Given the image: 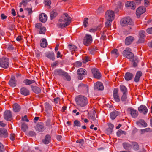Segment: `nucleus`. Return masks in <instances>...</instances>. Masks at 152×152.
<instances>
[{"instance_id":"bb28decb","label":"nucleus","mask_w":152,"mask_h":152,"mask_svg":"<svg viewBox=\"0 0 152 152\" xmlns=\"http://www.w3.org/2000/svg\"><path fill=\"white\" fill-rule=\"evenodd\" d=\"M51 137L50 135L47 134L46 135L45 139L42 140L43 142L46 144H48L50 141Z\"/></svg>"},{"instance_id":"e2e57ef3","label":"nucleus","mask_w":152,"mask_h":152,"mask_svg":"<svg viewBox=\"0 0 152 152\" xmlns=\"http://www.w3.org/2000/svg\"><path fill=\"white\" fill-rule=\"evenodd\" d=\"M8 49L10 50H12L14 49L12 44H9L8 45Z\"/></svg>"},{"instance_id":"cd10ccee","label":"nucleus","mask_w":152,"mask_h":152,"mask_svg":"<svg viewBox=\"0 0 152 152\" xmlns=\"http://www.w3.org/2000/svg\"><path fill=\"white\" fill-rule=\"evenodd\" d=\"M142 73L140 71H138L136 75L134 78V81L136 82H137L139 81L140 77L142 75Z\"/></svg>"},{"instance_id":"f3484780","label":"nucleus","mask_w":152,"mask_h":152,"mask_svg":"<svg viewBox=\"0 0 152 152\" xmlns=\"http://www.w3.org/2000/svg\"><path fill=\"white\" fill-rule=\"evenodd\" d=\"M44 129V124L42 122L38 123L37 125L36 129L39 132L43 131Z\"/></svg>"},{"instance_id":"3c124183","label":"nucleus","mask_w":152,"mask_h":152,"mask_svg":"<svg viewBox=\"0 0 152 152\" xmlns=\"http://www.w3.org/2000/svg\"><path fill=\"white\" fill-rule=\"evenodd\" d=\"M112 21L110 20H107V21L105 23V25L106 27H109L111 25V22Z\"/></svg>"},{"instance_id":"58836bf2","label":"nucleus","mask_w":152,"mask_h":152,"mask_svg":"<svg viewBox=\"0 0 152 152\" xmlns=\"http://www.w3.org/2000/svg\"><path fill=\"white\" fill-rule=\"evenodd\" d=\"M46 125L49 128L52 127V125L53 123L51 122L50 120L48 119L46 120L45 122Z\"/></svg>"},{"instance_id":"1a4fd4ad","label":"nucleus","mask_w":152,"mask_h":152,"mask_svg":"<svg viewBox=\"0 0 152 152\" xmlns=\"http://www.w3.org/2000/svg\"><path fill=\"white\" fill-rule=\"evenodd\" d=\"M92 41V38L90 35L86 34L83 41V44L86 46H88Z\"/></svg>"},{"instance_id":"f8f14e48","label":"nucleus","mask_w":152,"mask_h":152,"mask_svg":"<svg viewBox=\"0 0 152 152\" xmlns=\"http://www.w3.org/2000/svg\"><path fill=\"white\" fill-rule=\"evenodd\" d=\"M4 118L7 121H10L12 118V115L10 111L7 110L4 113Z\"/></svg>"},{"instance_id":"0eeeda50","label":"nucleus","mask_w":152,"mask_h":152,"mask_svg":"<svg viewBox=\"0 0 152 152\" xmlns=\"http://www.w3.org/2000/svg\"><path fill=\"white\" fill-rule=\"evenodd\" d=\"M114 12L113 11L108 10L105 13V18L106 20L112 21L114 18Z\"/></svg>"},{"instance_id":"20e7f679","label":"nucleus","mask_w":152,"mask_h":152,"mask_svg":"<svg viewBox=\"0 0 152 152\" xmlns=\"http://www.w3.org/2000/svg\"><path fill=\"white\" fill-rule=\"evenodd\" d=\"M54 74L55 75L63 76L65 77L66 79L68 81L70 80V76L68 73L63 70L61 69H57L54 72Z\"/></svg>"},{"instance_id":"ddd939ff","label":"nucleus","mask_w":152,"mask_h":152,"mask_svg":"<svg viewBox=\"0 0 152 152\" xmlns=\"http://www.w3.org/2000/svg\"><path fill=\"white\" fill-rule=\"evenodd\" d=\"M94 89L96 90H102L104 89V87L102 83L99 82H98L94 84Z\"/></svg>"},{"instance_id":"6e6d98bb","label":"nucleus","mask_w":152,"mask_h":152,"mask_svg":"<svg viewBox=\"0 0 152 152\" xmlns=\"http://www.w3.org/2000/svg\"><path fill=\"white\" fill-rule=\"evenodd\" d=\"M4 148L3 144L0 142V152H4Z\"/></svg>"},{"instance_id":"680f3d73","label":"nucleus","mask_w":152,"mask_h":152,"mask_svg":"<svg viewBox=\"0 0 152 152\" xmlns=\"http://www.w3.org/2000/svg\"><path fill=\"white\" fill-rule=\"evenodd\" d=\"M113 131V130L109 129H107L106 131V132L107 134H111Z\"/></svg>"},{"instance_id":"052dcab7","label":"nucleus","mask_w":152,"mask_h":152,"mask_svg":"<svg viewBox=\"0 0 152 152\" xmlns=\"http://www.w3.org/2000/svg\"><path fill=\"white\" fill-rule=\"evenodd\" d=\"M45 108L48 109H50L51 108L50 105L47 103H46L45 104Z\"/></svg>"},{"instance_id":"5fc2aeb1","label":"nucleus","mask_w":152,"mask_h":152,"mask_svg":"<svg viewBox=\"0 0 152 152\" xmlns=\"http://www.w3.org/2000/svg\"><path fill=\"white\" fill-rule=\"evenodd\" d=\"M82 65V62L80 61H77L74 63V66L77 67H80Z\"/></svg>"},{"instance_id":"2f4dec72","label":"nucleus","mask_w":152,"mask_h":152,"mask_svg":"<svg viewBox=\"0 0 152 152\" xmlns=\"http://www.w3.org/2000/svg\"><path fill=\"white\" fill-rule=\"evenodd\" d=\"M120 89L121 91L123 94H126L127 92V89L126 86L123 85H121L120 86Z\"/></svg>"},{"instance_id":"4c0bfd02","label":"nucleus","mask_w":152,"mask_h":152,"mask_svg":"<svg viewBox=\"0 0 152 152\" xmlns=\"http://www.w3.org/2000/svg\"><path fill=\"white\" fill-rule=\"evenodd\" d=\"M123 147L126 150L129 149V148L131 147V145L128 143L125 142L123 143Z\"/></svg>"},{"instance_id":"aec40b11","label":"nucleus","mask_w":152,"mask_h":152,"mask_svg":"<svg viewBox=\"0 0 152 152\" xmlns=\"http://www.w3.org/2000/svg\"><path fill=\"white\" fill-rule=\"evenodd\" d=\"M134 77L133 75L130 72H127L125 73L124 78L126 81H129L131 80Z\"/></svg>"},{"instance_id":"6ab92c4d","label":"nucleus","mask_w":152,"mask_h":152,"mask_svg":"<svg viewBox=\"0 0 152 152\" xmlns=\"http://www.w3.org/2000/svg\"><path fill=\"white\" fill-rule=\"evenodd\" d=\"M7 136V131L4 128L0 129V137H6Z\"/></svg>"},{"instance_id":"7c9ffc66","label":"nucleus","mask_w":152,"mask_h":152,"mask_svg":"<svg viewBox=\"0 0 152 152\" xmlns=\"http://www.w3.org/2000/svg\"><path fill=\"white\" fill-rule=\"evenodd\" d=\"M33 91L36 94H38L41 92V90L37 86H31Z\"/></svg>"},{"instance_id":"9d476101","label":"nucleus","mask_w":152,"mask_h":152,"mask_svg":"<svg viewBox=\"0 0 152 152\" xmlns=\"http://www.w3.org/2000/svg\"><path fill=\"white\" fill-rule=\"evenodd\" d=\"M146 10L144 6H140L137 10L136 14L138 18L140 17V15L144 13Z\"/></svg>"},{"instance_id":"a211bd4d","label":"nucleus","mask_w":152,"mask_h":152,"mask_svg":"<svg viewBox=\"0 0 152 152\" xmlns=\"http://www.w3.org/2000/svg\"><path fill=\"white\" fill-rule=\"evenodd\" d=\"M39 19L41 22L42 23H44L47 20V16L45 13H42L39 15Z\"/></svg>"},{"instance_id":"774afa93","label":"nucleus","mask_w":152,"mask_h":152,"mask_svg":"<svg viewBox=\"0 0 152 152\" xmlns=\"http://www.w3.org/2000/svg\"><path fill=\"white\" fill-rule=\"evenodd\" d=\"M146 31L149 34H152V27L148 28L146 30Z\"/></svg>"},{"instance_id":"09e8293b","label":"nucleus","mask_w":152,"mask_h":152,"mask_svg":"<svg viewBox=\"0 0 152 152\" xmlns=\"http://www.w3.org/2000/svg\"><path fill=\"white\" fill-rule=\"evenodd\" d=\"M46 31L45 28L44 27H42L40 28L39 33L40 34H44Z\"/></svg>"},{"instance_id":"4be33fe9","label":"nucleus","mask_w":152,"mask_h":152,"mask_svg":"<svg viewBox=\"0 0 152 152\" xmlns=\"http://www.w3.org/2000/svg\"><path fill=\"white\" fill-rule=\"evenodd\" d=\"M125 6L126 7H130L132 10H134L135 8V3L133 1H127L125 4Z\"/></svg>"},{"instance_id":"f03ea898","label":"nucleus","mask_w":152,"mask_h":152,"mask_svg":"<svg viewBox=\"0 0 152 152\" xmlns=\"http://www.w3.org/2000/svg\"><path fill=\"white\" fill-rule=\"evenodd\" d=\"M75 101L77 104L81 107L86 106L88 103L87 98L82 95L76 96Z\"/></svg>"},{"instance_id":"603ef678","label":"nucleus","mask_w":152,"mask_h":152,"mask_svg":"<svg viewBox=\"0 0 152 152\" xmlns=\"http://www.w3.org/2000/svg\"><path fill=\"white\" fill-rule=\"evenodd\" d=\"M27 1L26 0H23L22 2L20 4L19 7H21L22 5H23L24 6H26L27 4Z\"/></svg>"},{"instance_id":"a19ab883","label":"nucleus","mask_w":152,"mask_h":152,"mask_svg":"<svg viewBox=\"0 0 152 152\" xmlns=\"http://www.w3.org/2000/svg\"><path fill=\"white\" fill-rule=\"evenodd\" d=\"M126 134V132L124 131H123L121 130H119L117 132V135L118 137L120 136L121 134Z\"/></svg>"},{"instance_id":"c85d7f7f","label":"nucleus","mask_w":152,"mask_h":152,"mask_svg":"<svg viewBox=\"0 0 152 152\" xmlns=\"http://www.w3.org/2000/svg\"><path fill=\"white\" fill-rule=\"evenodd\" d=\"M133 59L132 60V65L134 67H136L137 66V64L138 63V60L137 57V56L133 57Z\"/></svg>"},{"instance_id":"9b49d317","label":"nucleus","mask_w":152,"mask_h":152,"mask_svg":"<svg viewBox=\"0 0 152 152\" xmlns=\"http://www.w3.org/2000/svg\"><path fill=\"white\" fill-rule=\"evenodd\" d=\"M91 71L94 78L99 79L101 76V75L98 69L96 68H94L91 69Z\"/></svg>"},{"instance_id":"423d86ee","label":"nucleus","mask_w":152,"mask_h":152,"mask_svg":"<svg viewBox=\"0 0 152 152\" xmlns=\"http://www.w3.org/2000/svg\"><path fill=\"white\" fill-rule=\"evenodd\" d=\"M9 65L8 58L4 57L0 59V66L1 67L6 69L9 67Z\"/></svg>"},{"instance_id":"5701e85b","label":"nucleus","mask_w":152,"mask_h":152,"mask_svg":"<svg viewBox=\"0 0 152 152\" xmlns=\"http://www.w3.org/2000/svg\"><path fill=\"white\" fill-rule=\"evenodd\" d=\"M78 87L80 89H82L87 92H88V87L86 85H84L81 83L79 84Z\"/></svg>"},{"instance_id":"473e14b6","label":"nucleus","mask_w":152,"mask_h":152,"mask_svg":"<svg viewBox=\"0 0 152 152\" xmlns=\"http://www.w3.org/2000/svg\"><path fill=\"white\" fill-rule=\"evenodd\" d=\"M40 45L41 47L43 48L47 47V43L45 39L43 38L42 39V42H41Z\"/></svg>"},{"instance_id":"412c9836","label":"nucleus","mask_w":152,"mask_h":152,"mask_svg":"<svg viewBox=\"0 0 152 152\" xmlns=\"http://www.w3.org/2000/svg\"><path fill=\"white\" fill-rule=\"evenodd\" d=\"M46 57L49 58L54 60L55 59L54 54L53 52H49L46 53L45 54Z\"/></svg>"},{"instance_id":"c03bdc74","label":"nucleus","mask_w":152,"mask_h":152,"mask_svg":"<svg viewBox=\"0 0 152 152\" xmlns=\"http://www.w3.org/2000/svg\"><path fill=\"white\" fill-rule=\"evenodd\" d=\"M114 98L116 102H119L120 101V99L118 94H113Z\"/></svg>"},{"instance_id":"a18cd8bd","label":"nucleus","mask_w":152,"mask_h":152,"mask_svg":"<svg viewBox=\"0 0 152 152\" xmlns=\"http://www.w3.org/2000/svg\"><path fill=\"white\" fill-rule=\"evenodd\" d=\"M88 19L87 18H86L84 19V20L83 22V25L84 27H86L88 26Z\"/></svg>"},{"instance_id":"393cba45","label":"nucleus","mask_w":152,"mask_h":152,"mask_svg":"<svg viewBox=\"0 0 152 152\" xmlns=\"http://www.w3.org/2000/svg\"><path fill=\"white\" fill-rule=\"evenodd\" d=\"M130 114L133 118L136 117L138 115V113L134 109L129 108Z\"/></svg>"},{"instance_id":"c9c22d12","label":"nucleus","mask_w":152,"mask_h":152,"mask_svg":"<svg viewBox=\"0 0 152 152\" xmlns=\"http://www.w3.org/2000/svg\"><path fill=\"white\" fill-rule=\"evenodd\" d=\"M34 80L26 79L23 81V83L26 85H29L35 82Z\"/></svg>"},{"instance_id":"f704fd0d","label":"nucleus","mask_w":152,"mask_h":152,"mask_svg":"<svg viewBox=\"0 0 152 152\" xmlns=\"http://www.w3.org/2000/svg\"><path fill=\"white\" fill-rule=\"evenodd\" d=\"M69 48L71 51H75L77 50V48L75 45L69 44L68 45Z\"/></svg>"},{"instance_id":"49530a36","label":"nucleus","mask_w":152,"mask_h":152,"mask_svg":"<svg viewBox=\"0 0 152 152\" xmlns=\"http://www.w3.org/2000/svg\"><path fill=\"white\" fill-rule=\"evenodd\" d=\"M126 94H123L121 98V100L122 101L124 102L126 101L127 98Z\"/></svg>"},{"instance_id":"69168bd1","label":"nucleus","mask_w":152,"mask_h":152,"mask_svg":"<svg viewBox=\"0 0 152 152\" xmlns=\"http://www.w3.org/2000/svg\"><path fill=\"white\" fill-rule=\"evenodd\" d=\"M42 24L41 23H37L35 25V27L38 28H41Z\"/></svg>"},{"instance_id":"37998d69","label":"nucleus","mask_w":152,"mask_h":152,"mask_svg":"<svg viewBox=\"0 0 152 152\" xmlns=\"http://www.w3.org/2000/svg\"><path fill=\"white\" fill-rule=\"evenodd\" d=\"M133 148L135 150H138L139 149V146L138 144L136 142L133 143Z\"/></svg>"},{"instance_id":"13d9d810","label":"nucleus","mask_w":152,"mask_h":152,"mask_svg":"<svg viewBox=\"0 0 152 152\" xmlns=\"http://www.w3.org/2000/svg\"><path fill=\"white\" fill-rule=\"evenodd\" d=\"M98 50V49L97 48V47H92L91 49H90L89 50L90 51V53L92 54H94V53H91V51H95L97 50Z\"/></svg>"},{"instance_id":"4d7b16f0","label":"nucleus","mask_w":152,"mask_h":152,"mask_svg":"<svg viewBox=\"0 0 152 152\" xmlns=\"http://www.w3.org/2000/svg\"><path fill=\"white\" fill-rule=\"evenodd\" d=\"M144 37H140L138 41L137 42L138 43H142L144 41Z\"/></svg>"},{"instance_id":"6e6552de","label":"nucleus","mask_w":152,"mask_h":152,"mask_svg":"<svg viewBox=\"0 0 152 152\" xmlns=\"http://www.w3.org/2000/svg\"><path fill=\"white\" fill-rule=\"evenodd\" d=\"M77 73L78 75V78L80 80H81L87 73L85 69L83 68L79 69L77 71Z\"/></svg>"},{"instance_id":"864d4df0","label":"nucleus","mask_w":152,"mask_h":152,"mask_svg":"<svg viewBox=\"0 0 152 152\" xmlns=\"http://www.w3.org/2000/svg\"><path fill=\"white\" fill-rule=\"evenodd\" d=\"M139 36L140 37H145V31L143 30L139 32Z\"/></svg>"},{"instance_id":"f257e3e1","label":"nucleus","mask_w":152,"mask_h":152,"mask_svg":"<svg viewBox=\"0 0 152 152\" xmlns=\"http://www.w3.org/2000/svg\"><path fill=\"white\" fill-rule=\"evenodd\" d=\"M71 21V18L67 13H64L59 19L57 26L58 28H64L69 25Z\"/></svg>"},{"instance_id":"ea45409f","label":"nucleus","mask_w":152,"mask_h":152,"mask_svg":"<svg viewBox=\"0 0 152 152\" xmlns=\"http://www.w3.org/2000/svg\"><path fill=\"white\" fill-rule=\"evenodd\" d=\"M21 129L24 132H25L28 129V126L26 124L23 123L21 125Z\"/></svg>"},{"instance_id":"bf43d9fd","label":"nucleus","mask_w":152,"mask_h":152,"mask_svg":"<svg viewBox=\"0 0 152 152\" xmlns=\"http://www.w3.org/2000/svg\"><path fill=\"white\" fill-rule=\"evenodd\" d=\"M28 134L31 136H33L35 135L36 134L34 132L31 131L29 132Z\"/></svg>"},{"instance_id":"79ce46f5","label":"nucleus","mask_w":152,"mask_h":152,"mask_svg":"<svg viewBox=\"0 0 152 152\" xmlns=\"http://www.w3.org/2000/svg\"><path fill=\"white\" fill-rule=\"evenodd\" d=\"M81 126V124L80 122L77 120H75L74 123V126L80 127Z\"/></svg>"},{"instance_id":"39448f33","label":"nucleus","mask_w":152,"mask_h":152,"mask_svg":"<svg viewBox=\"0 0 152 152\" xmlns=\"http://www.w3.org/2000/svg\"><path fill=\"white\" fill-rule=\"evenodd\" d=\"M122 54L124 57L130 59L132 58L134 56L133 53L131 52L129 48H126L123 51Z\"/></svg>"},{"instance_id":"7ed1b4c3","label":"nucleus","mask_w":152,"mask_h":152,"mask_svg":"<svg viewBox=\"0 0 152 152\" xmlns=\"http://www.w3.org/2000/svg\"><path fill=\"white\" fill-rule=\"evenodd\" d=\"M120 24L122 26L129 25L133 26L134 24V22L129 17H124L121 19Z\"/></svg>"},{"instance_id":"b1692460","label":"nucleus","mask_w":152,"mask_h":152,"mask_svg":"<svg viewBox=\"0 0 152 152\" xmlns=\"http://www.w3.org/2000/svg\"><path fill=\"white\" fill-rule=\"evenodd\" d=\"M119 115V113L118 111L115 110L110 113V118L114 120Z\"/></svg>"},{"instance_id":"72a5a7b5","label":"nucleus","mask_w":152,"mask_h":152,"mask_svg":"<svg viewBox=\"0 0 152 152\" xmlns=\"http://www.w3.org/2000/svg\"><path fill=\"white\" fill-rule=\"evenodd\" d=\"M111 53L115 58H117L119 55V53H118V50L116 49H115L111 51Z\"/></svg>"},{"instance_id":"4468645a","label":"nucleus","mask_w":152,"mask_h":152,"mask_svg":"<svg viewBox=\"0 0 152 152\" xmlns=\"http://www.w3.org/2000/svg\"><path fill=\"white\" fill-rule=\"evenodd\" d=\"M20 94L25 96H27L30 94L29 90L25 87H22L20 89Z\"/></svg>"},{"instance_id":"a878e982","label":"nucleus","mask_w":152,"mask_h":152,"mask_svg":"<svg viewBox=\"0 0 152 152\" xmlns=\"http://www.w3.org/2000/svg\"><path fill=\"white\" fill-rule=\"evenodd\" d=\"M136 124L139 126L141 125L144 127H146L147 126V123L145 122L144 120L142 119L140 120L137 121Z\"/></svg>"},{"instance_id":"338daca9","label":"nucleus","mask_w":152,"mask_h":152,"mask_svg":"<svg viewBox=\"0 0 152 152\" xmlns=\"http://www.w3.org/2000/svg\"><path fill=\"white\" fill-rule=\"evenodd\" d=\"M97 12L99 13L102 12H103V8L102 6L99 8Z\"/></svg>"},{"instance_id":"2eb2a0df","label":"nucleus","mask_w":152,"mask_h":152,"mask_svg":"<svg viewBox=\"0 0 152 152\" xmlns=\"http://www.w3.org/2000/svg\"><path fill=\"white\" fill-rule=\"evenodd\" d=\"M139 111L144 114H146L148 112V109L144 105H141L138 108Z\"/></svg>"},{"instance_id":"de8ad7c7","label":"nucleus","mask_w":152,"mask_h":152,"mask_svg":"<svg viewBox=\"0 0 152 152\" xmlns=\"http://www.w3.org/2000/svg\"><path fill=\"white\" fill-rule=\"evenodd\" d=\"M106 31L104 30L103 33L102 34L101 39L103 40L106 39Z\"/></svg>"},{"instance_id":"e433bc0d","label":"nucleus","mask_w":152,"mask_h":152,"mask_svg":"<svg viewBox=\"0 0 152 152\" xmlns=\"http://www.w3.org/2000/svg\"><path fill=\"white\" fill-rule=\"evenodd\" d=\"M57 15V13L56 10H53L50 13V16L51 19L52 20L54 19Z\"/></svg>"},{"instance_id":"c756f323","label":"nucleus","mask_w":152,"mask_h":152,"mask_svg":"<svg viewBox=\"0 0 152 152\" xmlns=\"http://www.w3.org/2000/svg\"><path fill=\"white\" fill-rule=\"evenodd\" d=\"M13 110L14 112H17L19 111L21 109L20 105L17 103L14 104L13 106Z\"/></svg>"},{"instance_id":"8fccbe9b","label":"nucleus","mask_w":152,"mask_h":152,"mask_svg":"<svg viewBox=\"0 0 152 152\" xmlns=\"http://www.w3.org/2000/svg\"><path fill=\"white\" fill-rule=\"evenodd\" d=\"M16 82L15 80L10 81L9 84L11 86L14 87L16 86Z\"/></svg>"},{"instance_id":"0e129e2a","label":"nucleus","mask_w":152,"mask_h":152,"mask_svg":"<svg viewBox=\"0 0 152 152\" xmlns=\"http://www.w3.org/2000/svg\"><path fill=\"white\" fill-rule=\"evenodd\" d=\"M51 4L50 0H45V4L48 6H50Z\"/></svg>"},{"instance_id":"dca6fc26","label":"nucleus","mask_w":152,"mask_h":152,"mask_svg":"<svg viewBox=\"0 0 152 152\" xmlns=\"http://www.w3.org/2000/svg\"><path fill=\"white\" fill-rule=\"evenodd\" d=\"M134 38L132 36H129L127 37L125 40V43L126 45H130L134 40Z\"/></svg>"}]
</instances>
